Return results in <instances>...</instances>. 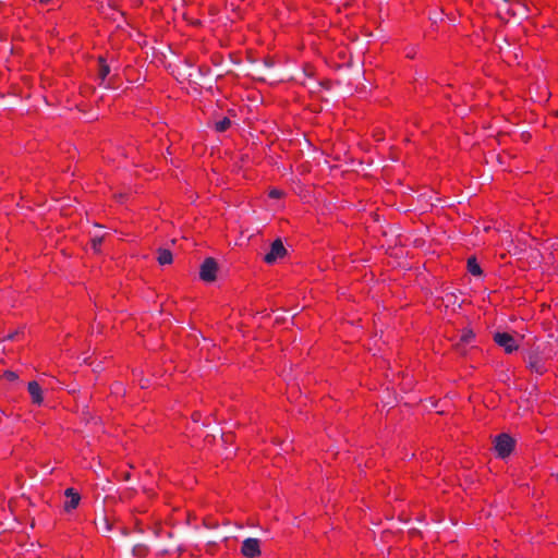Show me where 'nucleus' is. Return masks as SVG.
<instances>
[{"label": "nucleus", "mask_w": 558, "mask_h": 558, "mask_svg": "<svg viewBox=\"0 0 558 558\" xmlns=\"http://www.w3.org/2000/svg\"><path fill=\"white\" fill-rule=\"evenodd\" d=\"M64 496L68 498V500L64 502L63 509L66 513H71L78 507L81 495L75 488L69 487L64 490Z\"/></svg>", "instance_id": "0eeeda50"}, {"label": "nucleus", "mask_w": 558, "mask_h": 558, "mask_svg": "<svg viewBox=\"0 0 558 558\" xmlns=\"http://www.w3.org/2000/svg\"><path fill=\"white\" fill-rule=\"evenodd\" d=\"M515 447V440L506 433H501L495 437L494 449L498 458L505 459L509 457Z\"/></svg>", "instance_id": "f257e3e1"}, {"label": "nucleus", "mask_w": 558, "mask_h": 558, "mask_svg": "<svg viewBox=\"0 0 558 558\" xmlns=\"http://www.w3.org/2000/svg\"><path fill=\"white\" fill-rule=\"evenodd\" d=\"M526 367L532 372L538 375H543L546 373V361L545 359L537 352L531 351L527 355Z\"/></svg>", "instance_id": "20e7f679"}, {"label": "nucleus", "mask_w": 558, "mask_h": 558, "mask_svg": "<svg viewBox=\"0 0 558 558\" xmlns=\"http://www.w3.org/2000/svg\"><path fill=\"white\" fill-rule=\"evenodd\" d=\"M19 335V332H14V333H9L8 335V339L10 340H14L16 338V336Z\"/></svg>", "instance_id": "412c9836"}, {"label": "nucleus", "mask_w": 558, "mask_h": 558, "mask_svg": "<svg viewBox=\"0 0 558 558\" xmlns=\"http://www.w3.org/2000/svg\"><path fill=\"white\" fill-rule=\"evenodd\" d=\"M282 195H283V192L278 189H272L268 193V196L270 198H280Z\"/></svg>", "instance_id": "f3484780"}, {"label": "nucleus", "mask_w": 558, "mask_h": 558, "mask_svg": "<svg viewBox=\"0 0 558 558\" xmlns=\"http://www.w3.org/2000/svg\"><path fill=\"white\" fill-rule=\"evenodd\" d=\"M468 271L473 276H481L483 270L475 256L469 257L466 263Z\"/></svg>", "instance_id": "f8f14e48"}, {"label": "nucleus", "mask_w": 558, "mask_h": 558, "mask_svg": "<svg viewBox=\"0 0 558 558\" xmlns=\"http://www.w3.org/2000/svg\"><path fill=\"white\" fill-rule=\"evenodd\" d=\"M149 553L150 549L146 544H136L132 549V554L138 558H145L149 555Z\"/></svg>", "instance_id": "ddd939ff"}, {"label": "nucleus", "mask_w": 558, "mask_h": 558, "mask_svg": "<svg viewBox=\"0 0 558 558\" xmlns=\"http://www.w3.org/2000/svg\"><path fill=\"white\" fill-rule=\"evenodd\" d=\"M106 87H112V83H111V80L108 81V83L105 85Z\"/></svg>", "instance_id": "5701e85b"}, {"label": "nucleus", "mask_w": 558, "mask_h": 558, "mask_svg": "<svg viewBox=\"0 0 558 558\" xmlns=\"http://www.w3.org/2000/svg\"><path fill=\"white\" fill-rule=\"evenodd\" d=\"M27 391L31 396L32 402L36 405H41L44 402V392L40 385L36 380H32L27 385Z\"/></svg>", "instance_id": "1a4fd4ad"}, {"label": "nucleus", "mask_w": 558, "mask_h": 558, "mask_svg": "<svg viewBox=\"0 0 558 558\" xmlns=\"http://www.w3.org/2000/svg\"><path fill=\"white\" fill-rule=\"evenodd\" d=\"M157 260H158L159 265H161V266L172 264V262H173L172 252L168 248H159Z\"/></svg>", "instance_id": "9b49d317"}, {"label": "nucleus", "mask_w": 558, "mask_h": 558, "mask_svg": "<svg viewBox=\"0 0 558 558\" xmlns=\"http://www.w3.org/2000/svg\"><path fill=\"white\" fill-rule=\"evenodd\" d=\"M2 377L8 381H15L19 378V375L13 371H4Z\"/></svg>", "instance_id": "dca6fc26"}, {"label": "nucleus", "mask_w": 558, "mask_h": 558, "mask_svg": "<svg viewBox=\"0 0 558 558\" xmlns=\"http://www.w3.org/2000/svg\"><path fill=\"white\" fill-rule=\"evenodd\" d=\"M286 255L287 248L284 247L281 239H276L271 243L269 252L264 256V262L268 265H272L278 259L283 258Z\"/></svg>", "instance_id": "7ed1b4c3"}, {"label": "nucleus", "mask_w": 558, "mask_h": 558, "mask_svg": "<svg viewBox=\"0 0 558 558\" xmlns=\"http://www.w3.org/2000/svg\"><path fill=\"white\" fill-rule=\"evenodd\" d=\"M122 480L123 481H130L131 480V473L130 472L122 473Z\"/></svg>", "instance_id": "6ab92c4d"}, {"label": "nucleus", "mask_w": 558, "mask_h": 558, "mask_svg": "<svg viewBox=\"0 0 558 558\" xmlns=\"http://www.w3.org/2000/svg\"><path fill=\"white\" fill-rule=\"evenodd\" d=\"M494 341L499 347H502L507 354H510L519 349V345L512 335L508 332H496Z\"/></svg>", "instance_id": "39448f33"}, {"label": "nucleus", "mask_w": 558, "mask_h": 558, "mask_svg": "<svg viewBox=\"0 0 558 558\" xmlns=\"http://www.w3.org/2000/svg\"><path fill=\"white\" fill-rule=\"evenodd\" d=\"M231 120L228 117H225L215 123V131L219 133L226 132L231 128Z\"/></svg>", "instance_id": "4468645a"}, {"label": "nucleus", "mask_w": 558, "mask_h": 558, "mask_svg": "<svg viewBox=\"0 0 558 558\" xmlns=\"http://www.w3.org/2000/svg\"><path fill=\"white\" fill-rule=\"evenodd\" d=\"M199 416H201L199 412H194V413L192 414V420H193L194 422H197V421L199 420Z\"/></svg>", "instance_id": "aec40b11"}, {"label": "nucleus", "mask_w": 558, "mask_h": 558, "mask_svg": "<svg viewBox=\"0 0 558 558\" xmlns=\"http://www.w3.org/2000/svg\"><path fill=\"white\" fill-rule=\"evenodd\" d=\"M102 242H104V236H94V238H92L90 239L92 250L95 253H99L100 252V247L102 245Z\"/></svg>", "instance_id": "2eb2a0df"}, {"label": "nucleus", "mask_w": 558, "mask_h": 558, "mask_svg": "<svg viewBox=\"0 0 558 558\" xmlns=\"http://www.w3.org/2000/svg\"><path fill=\"white\" fill-rule=\"evenodd\" d=\"M204 525L207 527V529H215L218 526V523L213 521L211 518H205L204 519Z\"/></svg>", "instance_id": "a211bd4d"}, {"label": "nucleus", "mask_w": 558, "mask_h": 558, "mask_svg": "<svg viewBox=\"0 0 558 558\" xmlns=\"http://www.w3.org/2000/svg\"><path fill=\"white\" fill-rule=\"evenodd\" d=\"M475 340V332L472 328L466 327L461 330L459 341L456 343V348L459 349L462 345L471 344Z\"/></svg>", "instance_id": "9d476101"}, {"label": "nucleus", "mask_w": 558, "mask_h": 558, "mask_svg": "<svg viewBox=\"0 0 558 558\" xmlns=\"http://www.w3.org/2000/svg\"><path fill=\"white\" fill-rule=\"evenodd\" d=\"M40 4L47 5L51 0H38Z\"/></svg>", "instance_id": "4be33fe9"}, {"label": "nucleus", "mask_w": 558, "mask_h": 558, "mask_svg": "<svg viewBox=\"0 0 558 558\" xmlns=\"http://www.w3.org/2000/svg\"><path fill=\"white\" fill-rule=\"evenodd\" d=\"M218 264L215 258L207 257L201 265L199 278L205 282H214L217 279Z\"/></svg>", "instance_id": "f03ea898"}, {"label": "nucleus", "mask_w": 558, "mask_h": 558, "mask_svg": "<svg viewBox=\"0 0 558 558\" xmlns=\"http://www.w3.org/2000/svg\"><path fill=\"white\" fill-rule=\"evenodd\" d=\"M241 554L246 558H256L260 556V542L257 538L248 537L243 541Z\"/></svg>", "instance_id": "423d86ee"}, {"label": "nucleus", "mask_w": 558, "mask_h": 558, "mask_svg": "<svg viewBox=\"0 0 558 558\" xmlns=\"http://www.w3.org/2000/svg\"><path fill=\"white\" fill-rule=\"evenodd\" d=\"M111 68L106 57L99 56L97 58L96 73L97 78L100 81L99 85H104L108 75L110 74Z\"/></svg>", "instance_id": "6e6552de"}]
</instances>
